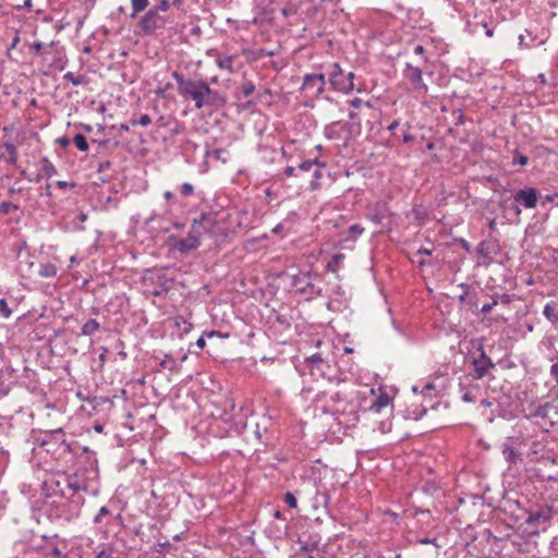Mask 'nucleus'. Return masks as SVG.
I'll use <instances>...</instances> for the list:
<instances>
[{
	"instance_id": "11",
	"label": "nucleus",
	"mask_w": 558,
	"mask_h": 558,
	"mask_svg": "<svg viewBox=\"0 0 558 558\" xmlns=\"http://www.w3.org/2000/svg\"><path fill=\"white\" fill-rule=\"evenodd\" d=\"M404 76L418 94L426 95L428 93V86L424 83L423 73L418 66L407 63Z\"/></svg>"
},
{
	"instance_id": "8",
	"label": "nucleus",
	"mask_w": 558,
	"mask_h": 558,
	"mask_svg": "<svg viewBox=\"0 0 558 558\" xmlns=\"http://www.w3.org/2000/svg\"><path fill=\"white\" fill-rule=\"evenodd\" d=\"M325 75L322 73L306 74L303 77L301 89L312 98L319 97L325 90Z\"/></svg>"
},
{
	"instance_id": "62",
	"label": "nucleus",
	"mask_w": 558,
	"mask_h": 558,
	"mask_svg": "<svg viewBox=\"0 0 558 558\" xmlns=\"http://www.w3.org/2000/svg\"><path fill=\"white\" fill-rule=\"evenodd\" d=\"M57 186L61 187V189H65L68 186H70V184L65 181H57ZM71 186H73V184H71Z\"/></svg>"
},
{
	"instance_id": "53",
	"label": "nucleus",
	"mask_w": 558,
	"mask_h": 558,
	"mask_svg": "<svg viewBox=\"0 0 558 558\" xmlns=\"http://www.w3.org/2000/svg\"><path fill=\"white\" fill-rule=\"evenodd\" d=\"M461 398L464 402H474L475 401V397L473 396V393L471 391L463 392Z\"/></svg>"
},
{
	"instance_id": "5",
	"label": "nucleus",
	"mask_w": 558,
	"mask_h": 558,
	"mask_svg": "<svg viewBox=\"0 0 558 558\" xmlns=\"http://www.w3.org/2000/svg\"><path fill=\"white\" fill-rule=\"evenodd\" d=\"M328 82L330 86L342 94H350L355 89L354 73L344 74L339 63H332L328 73Z\"/></svg>"
},
{
	"instance_id": "50",
	"label": "nucleus",
	"mask_w": 558,
	"mask_h": 558,
	"mask_svg": "<svg viewBox=\"0 0 558 558\" xmlns=\"http://www.w3.org/2000/svg\"><path fill=\"white\" fill-rule=\"evenodd\" d=\"M412 214H413V216H414L417 220H420L422 223H424L425 218H426V214H425L424 211H422L421 209L414 208V209L412 210Z\"/></svg>"
},
{
	"instance_id": "55",
	"label": "nucleus",
	"mask_w": 558,
	"mask_h": 558,
	"mask_svg": "<svg viewBox=\"0 0 558 558\" xmlns=\"http://www.w3.org/2000/svg\"><path fill=\"white\" fill-rule=\"evenodd\" d=\"M349 104L351 107L360 108L363 104V100L361 98H354V99L350 100Z\"/></svg>"
},
{
	"instance_id": "6",
	"label": "nucleus",
	"mask_w": 558,
	"mask_h": 558,
	"mask_svg": "<svg viewBox=\"0 0 558 558\" xmlns=\"http://www.w3.org/2000/svg\"><path fill=\"white\" fill-rule=\"evenodd\" d=\"M166 20L158 13V9H149L138 21L137 27L143 35H151L163 28Z\"/></svg>"
},
{
	"instance_id": "32",
	"label": "nucleus",
	"mask_w": 558,
	"mask_h": 558,
	"mask_svg": "<svg viewBox=\"0 0 558 558\" xmlns=\"http://www.w3.org/2000/svg\"><path fill=\"white\" fill-rule=\"evenodd\" d=\"M113 554L114 550L111 545H104L95 558H113Z\"/></svg>"
},
{
	"instance_id": "49",
	"label": "nucleus",
	"mask_w": 558,
	"mask_h": 558,
	"mask_svg": "<svg viewBox=\"0 0 558 558\" xmlns=\"http://www.w3.org/2000/svg\"><path fill=\"white\" fill-rule=\"evenodd\" d=\"M549 374L558 386V362L554 363L549 368Z\"/></svg>"
},
{
	"instance_id": "63",
	"label": "nucleus",
	"mask_w": 558,
	"mask_h": 558,
	"mask_svg": "<svg viewBox=\"0 0 558 558\" xmlns=\"http://www.w3.org/2000/svg\"><path fill=\"white\" fill-rule=\"evenodd\" d=\"M398 126H399V121L395 120V121H392V122L389 124L388 130H389V131H393V130H396Z\"/></svg>"
},
{
	"instance_id": "22",
	"label": "nucleus",
	"mask_w": 558,
	"mask_h": 558,
	"mask_svg": "<svg viewBox=\"0 0 558 558\" xmlns=\"http://www.w3.org/2000/svg\"><path fill=\"white\" fill-rule=\"evenodd\" d=\"M159 366L163 369H169L171 372H177L180 368V363L177 362L170 354H165L163 359L160 361Z\"/></svg>"
},
{
	"instance_id": "51",
	"label": "nucleus",
	"mask_w": 558,
	"mask_h": 558,
	"mask_svg": "<svg viewBox=\"0 0 558 558\" xmlns=\"http://www.w3.org/2000/svg\"><path fill=\"white\" fill-rule=\"evenodd\" d=\"M32 48L36 54H41L44 52V44L40 41H35L32 45Z\"/></svg>"
},
{
	"instance_id": "58",
	"label": "nucleus",
	"mask_w": 558,
	"mask_h": 558,
	"mask_svg": "<svg viewBox=\"0 0 558 558\" xmlns=\"http://www.w3.org/2000/svg\"><path fill=\"white\" fill-rule=\"evenodd\" d=\"M414 53L423 57L424 53H425L424 47L422 45L415 46L414 47Z\"/></svg>"
},
{
	"instance_id": "4",
	"label": "nucleus",
	"mask_w": 558,
	"mask_h": 558,
	"mask_svg": "<svg viewBox=\"0 0 558 558\" xmlns=\"http://www.w3.org/2000/svg\"><path fill=\"white\" fill-rule=\"evenodd\" d=\"M319 282L320 277L317 274L300 272L292 277V286L307 301L320 295L322 288L317 284Z\"/></svg>"
},
{
	"instance_id": "42",
	"label": "nucleus",
	"mask_w": 558,
	"mask_h": 558,
	"mask_svg": "<svg viewBox=\"0 0 558 558\" xmlns=\"http://www.w3.org/2000/svg\"><path fill=\"white\" fill-rule=\"evenodd\" d=\"M110 513L109 509L107 507H101L98 511V513L94 518V523L99 524L102 522V518L105 515H108Z\"/></svg>"
},
{
	"instance_id": "7",
	"label": "nucleus",
	"mask_w": 558,
	"mask_h": 558,
	"mask_svg": "<svg viewBox=\"0 0 558 558\" xmlns=\"http://www.w3.org/2000/svg\"><path fill=\"white\" fill-rule=\"evenodd\" d=\"M525 523L533 529L545 527L553 519V509L547 505L526 511Z\"/></svg>"
},
{
	"instance_id": "54",
	"label": "nucleus",
	"mask_w": 558,
	"mask_h": 558,
	"mask_svg": "<svg viewBox=\"0 0 558 558\" xmlns=\"http://www.w3.org/2000/svg\"><path fill=\"white\" fill-rule=\"evenodd\" d=\"M405 126H407V131H409L410 125H409V124H407ZM402 141H403L404 143H411V142H413V141H414V136H413V135H411L409 132H404V134H403V136H402Z\"/></svg>"
},
{
	"instance_id": "2",
	"label": "nucleus",
	"mask_w": 558,
	"mask_h": 558,
	"mask_svg": "<svg viewBox=\"0 0 558 558\" xmlns=\"http://www.w3.org/2000/svg\"><path fill=\"white\" fill-rule=\"evenodd\" d=\"M65 482L66 490L61 489L60 499L52 500L50 514L58 519L71 521L80 515L81 507L84 504L81 492H86L87 485L76 475L66 477Z\"/></svg>"
},
{
	"instance_id": "1",
	"label": "nucleus",
	"mask_w": 558,
	"mask_h": 558,
	"mask_svg": "<svg viewBox=\"0 0 558 558\" xmlns=\"http://www.w3.org/2000/svg\"><path fill=\"white\" fill-rule=\"evenodd\" d=\"M371 395L369 400L360 396L349 399L347 395L337 391L322 407V412L335 416L338 424L344 427L355 426L363 416L366 421L375 424L374 430L388 433L391 429L390 411L388 410L390 397L385 391L375 395L374 389H371Z\"/></svg>"
},
{
	"instance_id": "10",
	"label": "nucleus",
	"mask_w": 558,
	"mask_h": 558,
	"mask_svg": "<svg viewBox=\"0 0 558 558\" xmlns=\"http://www.w3.org/2000/svg\"><path fill=\"white\" fill-rule=\"evenodd\" d=\"M480 356L477 359H473L472 365H473V377L475 379H482L484 378L489 371H492L495 367V364L493 363L492 359L486 354L484 347L481 344L478 348Z\"/></svg>"
},
{
	"instance_id": "31",
	"label": "nucleus",
	"mask_w": 558,
	"mask_h": 558,
	"mask_svg": "<svg viewBox=\"0 0 558 558\" xmlns=\"http://www.w3.org/2000/svg\"><path fill=\"white\" fill-rule=\"evenodd\" d=\"M175 325L184 333L189 332L192 328V324L187 322L183 316L175 317Z\"/></svg>"
},
{
	"instance_id": "60",
	"label": "nucleus",
	"mask_w": 558,
	"mask_h": 558,
	"mask_svg": "<svg viewBox=\"0 0 558 558\" xmlns=\"http://www.w3.org/2000/svg\"><path fill=\"white\" fill-rule=\"evenodd\" d=\"M9 499L0 493V508H4Z\"/></svg>"
},
{
	"instance_id": "30",
	"label": "nucleus",
	"mask_w": 558,
	"mask_h": 558,
	"mask_svg": "<svg viewBox=\"0 0 558 558\" xmlns=\"http://www.w3.org/2000/svg\"><path fill=\"white\" fill-rule=\"evenodd\" d=\"M314 166L325 168L326 163L320 162L318 159L306 160L299 165L298 169L301 171H310Z\"/></svg>"
},
{
	"instance_id": "43",
	"label": "nucleus",
	"mask_w": 558,
	"mask_h": 558,
	"mask_svg": "<svg viewBox=\"0 0 558 558\" xmlns=\"http://www.w3.org/2000/svg\"><path fill=\"white\" fill-rule=\"evenodd\" d=\"M458 287L462 290V292L458 296V299H459L460 302L463 303V302H465V300H466V298H468V295L470 293V286L466 284V283H460Z\"/></svg>"
},
{
	"instance_id": "20",
	"label": "nucleus",
	"mask_w": 558,
	"mask_h": 558,
	"mask_svg": "<svg viewBox=\"0 0 558 558\" xmlns=\"http://www.w3.org/2000/svg\"><path fill=\"white\" fill-rule=\"evenodd\" d=\"M543 315L551 324L558 323V304L556 302L546 303L543 310Z\"/></svg>"
},
{
	"instance_id": "47",
	"label": "nucleus",
	"mask_w": 558,
	"mask_h": 558,
	"mask_svg": "<svg viewBox=\"0 0 558 558\" xmlns=\"http://www.w3.org/2000/svg\"><path fill=\"white\" fill-rule=\"evenodd\" d=\"M170 8L169 0H161L157 5L153 7L151 9H158V13L166 12Z\"/></svg>"
},
{
	"instance_id": "40",
	"label": "nucleus",
	"mask_w": 558,
	"mask_h": 558,
	"mask_svg": "<svg viewBox=\"0 0 558 558\" xmlns=\"http://www.w3.org/2000/svg\"><path fill=\"white\" fill-rule=\"evenodd\" d=\"M194 192V186L191 183H183L180 186V193L182 196L187 197Z\"/></svg>"
},
{
	"instance_id": "12",
	"label": "nucleus",
	"mask_w": 558,
	"mask_h": 558,
	"mask_svg": "<svg viewBox=\"0 0 558 558\" xmlns=\"http://www.w3.org/2000/svg\"><path fill=\"white\" fill-rule=\"evenodd\" d=\"M214 223L215 219L211 214L202 213L198 219L193 220L189 234L201 240L202 234L209 232Z\"/></svg>"
},
{
	"instance_id": "27",
	"label": "nucleus",
	"mask_w": 558,
	"mask_h": 558,
	"mask_svg": "<svg viewBox=\"0 0 558 558\" xmlns=\"http://www.w3.org/2000/svg\"><path fill=\"white\" fill-rule=\"evenodd\" d=\"M364 232V228L361 225H352L347 230V238L345 240L349 241H355L362 233Z\"/></svg>"
},
{
	"instance_id": "19",
	"label": "nucleus",
	"mask_w": 558,
	"mask_h": 558,
	"mask_svg": "<svg viewBox=\"0 0 558 558\" xmlns=\"http://www.w3.org/2000/svg\"><path fill=\"white\" fill-rule=\"evenodd\" d=\"M235 60V56L231 54H217L216 57V65L220 70H227L229 72H233V62Z\"/></svg>"
},
{
	"instance_id": "52",
	"label": "nucleus",
	"mask_w": 558,
	"mask_h": 558,
	"mask_svg": "<svg viewBox=\"0 0 558 558\" xmlns=\"http://www.w3.org/2000/svg\"><path fill=\"white\" fill-rule=\"evenodd\" d=\"M495 305H497V301H493L492 303H486L482 306L481 312L484 314H487L494 308Z\"/></svg>"
},
{
	"instance_id": "3",
	"label": "nucleus",
	"mask_w": 558,
	"mask_h": 558,
	"mask_svg": "<svg viewBox=\"0 0 558 558\" xmlns=\"http://www.w3.org/2000/svg\"><path fill=\"white\" fill-rule=\"evenodd\" d=\"M178 85L179 94L185 98L191 99L195 104L196 109L204 107H219L225 104L223 97L220 94L211 89L209 85L202 80L184 78L179 72L172 73Z\"/></svg>"
},
{
	"instance_id": "15",
	"label": "nucleus",
	"mask_w": 558,
	"mask_h": 558,
	"mask_svg": "<svg viewBox=\"0 0 558 558\" xmlns=\"http://www.w3.org/2000/svg\"><path fill=\"white\" fill-rule=\"evenodd\" d=\"M201 240L194 235L187 234L185 239L175 240L173 247L181 254H187L189 252L198 248Z\"/></svg>"
},
{
	"instance_id": "41",
	"label": "nucleus",
	"mask_w": 558,
	"mask_h": 558,
	"mask_svg": "<svg viewBox=\"0 0 558 558\" xmlns=\"http://www.w3.org/2000/svg\"><path fill=\"white\" fill-rule=\"evenodd\" d=\"M4 148H5V151L9 154L11 160L15 161L16 155H17V149H16L15 145L12 143H5Z\"/></svg>"
},
{
	"instance_id": "18",
	"label": "nucleus",
	"mask_w": 558,
	"mask_h": 558,
	"mask_svg": "<svg viewBox=\"0 0 558 558\" xmlns=\"http://www.w3.org/2000/svg\"><path fill=\"white\" fill-rule=\"evenodd\" d=\"M37 274L44 279L54 278L58 274V268L52 263H41L38 265Z\"/></svg>"
},
{
	"instance_id": "28",
	"label": "nucleus",
	"mask_w": 558,
	"mask_h": 558,
	"mask_svg": "<svg viewBox=\"0 0 558 558\" xmlns=\"http://www.w3.org/2000/svg\"><path fill=\"white\" fill-rule=\"evenodd\" d=\"M50 436H51V438H52V439H54L56 441H60V444H61L62 446H64L65 450L71 451V446H70V444H68V442L65 441V439L63 438V437H64V432H63V429H62V428H57V429H54V430H51V432H50Z\"/></svg>"
},
{
	"instance_id": "46",
	"label": "nucleus",
	"mask_w": 558,
	"mask_h": 558,
	"mask_svg": "<svg viewBox=\"0 0 558 558\" xmlns=\"http://www.w3.org/2000/svg\"><path fill=\"white\" fill-rule=\"evenodd\" d=\"M323 362L322 355L319 353H315L306 359V363L311 365H316Z\"/></svg>"
},
{
	"instance_id": "25",
	"label": "nucleus",
	"mask_w": 558,
	"mask_h": 558,
	"mask_svg": "<svg viewBox=\"0 0 558 558\" xmlns=\"http://www.w3.org/2000/svg\"><path fill=\"white\" fill-rule=\"evenodd\" d=\"M149 4V0H131L132 12L130 17H135L138 13L145 11Z\"/></svg>"
},
{
	"instance_id": "38",
	"label": "nucleus",
	"mask_w": 558,
	"mask_h": 558,
	"mask_svg": "<svg viewBox=\"0 0 558 558\" xmlns=\"http://www.w3.org/2000/svg\"><path fill=\"white\" fill-rule=\"evenodd\" d=\"M0 314L4 318H9L11 316V314H12V311L9 307L8 302L5 301V299H1L0 300Z\"/></svg>"
},
{
	"instance_id": "21",
	"label": "nucleus",
	"mask_w": 558,
	"mask_h": 558,
	"mask_svg": "<svg viewBox=\"0 0 558 558\" xmlns=\"http://www.w3.org/2000/svg\"><path fill=\"white\" fill-rule=\"evenodd\" d=\"M101 328L100 324L94 319H88L81 328V336H93Z\"/></svg>"
},
{
	"instance_id": "33",
	"label": "nucleus",
	"mask_w": 558,
	"mask_h": 558,
	"mask_svg": "<svg viewBox=\"0 0 558 558\" xmlns=\"http://www.w3.org/2000/svg\"><path fill=\"white\" fill-rule=\"evenodd\" d=\"M322 177H323V173L319 169L314 170L313 180L310 182L311 191H316L319 189V186H320L319 180L322 179Z\"/></svg>"
},
{
	"instance_id": "24",
	"label": "nucleus",
	"mask_w": 558,
	"mask_h": 558,
	"mask_svg": "<svg viewBox=\"0 0 558 558\" xmlns=\"http://www.w3.org/2000/svg\"><path fill=\"white\" fill-rule=\"evenodd\" d=\"M40 169L47 178H51L57 174L54 165L47 157L41 158Z\"/></svg>"
},
{
	"instance_id": "61",
	"label": "nucleus",
	"mask_w": 558,
	"mask_h": 558,
	"mask_svg": "<svg viewBox=\"0 0 558 558\" xmlns=\"http://www.w3.org/2000/svg\"><path fill=\"white\" fill-rule=\"evenodd\" d=\"M20 43V36L19 35H15L11 45H10V49H13L17 46V44Z\"/></svg>"
},
{
	"instance_id": "14",
	"label": "nucleus",
	"mask_w": 558,
	"mask_h": 558,
	"mask_svg": "<svg viewBox=\"0 0 558 558\" xmlns=\"http://www.w3.org/2000/svg\"><path fill=\"white\" fill-rule=\"evenodd\" d=\"M390 215L386 203L378 202L368 207L366 217L375 225H383L384 219Z\"/></svg>"
},
{
	"instance_id": "37",
	"label": "nucleus",
	"mask_w": 558,
	"mask_h": 558,
	"mask_svg": "<svg viewBox=\"0 0 558 558\" xmlns=\"http://www.w3.org/2000/svg\"><path fill=\"white\" fill-rule=\"evenodd\" d=\"M476 252L482 257H488L490 253L488 250V243H486L485 241L480 242L476 246Z\"/></svg>"
},
{
	"instance_id": "26",
	"label": "nucleus",
	"mask_w": 558,
	"mask_h": 558,
	"mask_svg": "<svg viewBox=\"0 0 558 558\" xmlns=\"http://www.w3.org/2000/svg\"><path fill=\"white\" fill-rule=\"evenodd\" d=\"M343 259L344 255L341 253L332 255L327 263V270L331 272L338 271Z\"/></svg>"
},
{
	"instance_id": "48",
	"label": "nucleus",
	"mask_w": 558,
	"mask_h": 558,
	"mask_svg": "<svg viewBox=\"0 0 558 558\" xmlns=\"http://www.w3.org/2000/svg\"><path fill=\"white\" fill-rule=\"evenodd\" d=\"M72 141L66 136H61L56 138V144L59 145L61 148H66Z\"/></svg>"
},
{
	"instance_id": "9",
	"label": "nucleus",
	"mask_w": 558,
	"mask_h": 558,
	"mask_svg": "<svg viewBox=\"0 0 558 558\" xmlns=\"http://www.w3.org/2000/svg\"><path fill=\"white\" fill-rule=\"evenodd\" d=\"M553 408L554 405L550 402H532L527 407L529 413L525 416L526 418L542 420L545 425H548V427H545L544 430L548 432L549 428L555 425V422L549 418V411Z\"/></svg>"
},
{
	"instance_id": "56",
	"label": "nucleus",
	"mask_w": 558,
	"mask_h": 558,
	"mask_svg": "<svg viewBox=\"0 0 558 558\" xmlns=\"http://www.w3.org/2000/svg\"><path fill=\"white\" fill-rule=\"evenodd\" d=\"M295 171H296V168L292 167V166H288L286 167L284 169V174L287 177H293L295 174Z\"/></svg>"
},
{
	"instance_id": "13",
	"label": "nucleus",
	"mask_w": 558,
	"mask_h": 558,
	"mask_svg": "<svg viewBox=\"0 0 558 558\" xmlns=\"http://www.w3.org/2000/svg\"><path fill=\"white\" fill-rule=\"evenodd\" d=\"M538 193L534 187H524L513 194V201L521 204L524 208H535L537 205Z\"/></svg>"
},
{
	"instance_id": "29",
	"label": "nucleus",
	"mask_w": 558,
	"mask_h": 558,
	"mask_svg": "<svg viewBox=\"0 0 558 558\" xmlns=\"http://www.w3.org/2000/svg\"><path fill=\"white\" fill-rule=\"evenodd\" d=\"M72 142L81 151H87L89 148L87 138L83 134L74 135Z\"/></svg>"
},
{
	"instance_id": "36",
	"label": "nucleus",
	"mask_w": 558,
	"mask_h": 558,
	"mask_svg": "<svg viewBox=\"0 0 558 558\" xmlns=\"http://www.w3.org/2000/svg\"><path fill=\"white\" fill-rule=\"evenodd\" d=\"M283 500L292 509H295L298 507L296 497L292 493H290V492H287L284 494Z\"/></svg>"
},
{
	"instance_id": "23",
	"label": "nucleus",
	"mask_w": 558,
	"mask_h": 558,
	"mask_svg": "<svg viewBox=\"0 0 558 558\" xmlns=\"http://www.w3.org/2000/svg\"><path fill=\"white\" fill-rule=\"evenodd\" d=\"M35 266V263L29 260L28 258H26L25 260L22 259V257L20 256V260H19V271L21 272V275L23 277H31L32 274H33V267Z\"/></svg>"
},
{
	"instance_id": "16",
	"label": "nucleus",
	"mask_w": 558,
	"mask_h": 558,
	"mask_svg": "<svg viewBox=\"0 0 558 558\" xmlns=\"http://www.w3.org/2000/svg\"><path fill=\"white\" fill-rule=\"evenodd\" d=\"M501 452L505 460L509 463H517L520 460V453L512 444V438H507L501 445Z\"/></svg>"
},
{
	"instance_id": "45",
	"label": "nucleus",
	"mask_w": 558,
	"mask_h": 558,
	"mask_svg": "<svg viewBox=\"0 0 558 558\" xmlns=\"http://www.w3.org/2000/svg\"><path fill=\"white\" fill-rule=\"evenodd\" d=\"M529 161L527 156L515 154L513 157V165L525 166Z\"/></svg>"
},
{
	"instance_id": "35",
	"label": "nucleus",
	"mask_w": 558,
	"mask_h": 558,
	"mask_svg": "<svg viewBox=\"0 0 558 558\" xmlns=\"http://www.w3.org/2000/svg\"><path fill=\"white\" fill-rule=\"evenodd\" d=\"M151 123V119L148 114H142L138 119H132L131 120V124L133 126L135 125H142V126H147Z\"/></svg>"
},
{
	"instance_id": "39",
	"label": "nucleus",
	"mask_w": 558,
	"mask_h": 558,
	"mask_svg": "<svg viewBox=\"0 0 558 558\" xmlns=\"http://www.w3.org/2000/svg\"><path fill=\"white\" fill-rule=\"evenodd\" d=\"M255 90V85L252 82H245L242 87L241 92L244 97L251 96Z\"/></svg>"
},
{
	"instance_id": "59",
	"label": "nucleus",
	"mask_w": 558,
	"mask_h": 558,
	"mask_svg": "<svg viewBox=\"0 0 558 558\" xmlns=\"http://www.w3.org/2000/svg\"><path fill=\"white\" fill-rule=\"evenodd\" d=\"M111 166L110 161L100 162L98 166V171H105Z\"/></svg>"
},
{
	"instance_id": "34",
	"label": "nucleus",
	"mask_w": 558,
	"mask_h": 558,
	"mask_svg": "<svg viewBox=\"0 0 558 558\" xmlns=\"http://www.w3.org/2000/svg\"><path fill=\"white\" fill-rule=\"evenodd\" d=\"M63 78L65 81H69L71 82L72 85L74 86H78V85H82L84 80L82 76H76L73 72H68L64 74Z\"/></svg>"
},
{
	"instance_id": "17",
	"label": "nucleus",
	"mask_w": 558,
	"mask_h": 558,
	"mask_svg": "<svg viewBox=\"0 0 558 558\" xmlns=\"http://www.w3.org/2000/svg\"><path fill=\"white\" fill-rule=\"evenodd\" d=\"M345 124L341 121H336L330 123L325 128V135L330 140H339L341 137L342 131H344Z\"/></svg>"
},
{
	"instance_id": "44",
	"label": "nucleus",
	"mask_w": 558,
	"mask_h": 558,
	"mask_svg": "<svg viewBox=\"0 0 558 558\" xmlns=\"http://www.w3.org/2000/svg\"><path fill=\"white\" fill-rule=\"evenodd\" d=\"M218 335L217 331H209V332H206L205 335L201 336L197 341H196V345L199 348V349H204L206 347V340H205V336L211 338L214 336Z\"/></svg>"
},
{
	"instance_id": "57",
	"label": "nucleus",
	"mask_w": 558,
	"mask_h": 558,
	"mask_svg": "<svg viewBox=\"0 0 558 558\" xmlns=\"http://www.w3.org/2000/svg\"><path fill=\"white\" fill-rule=\"evenodd\" d=\"M417 254L430 256L433 254V251L427 247H420L417 250Z\"/></svg>"
},
{
	"instance_id": "64",
	"label": "nucleus",
	"mask_w": 558,
	"mask_h": 558,
	"mask_svg": "<svg viewBox=\"0 0 558 558\" xmlns=\"http://www.w3.org/2000/svg\"><path fill=\"white\" fill-rule=\"evenodd\" d=\"M33 1L32 0H25L23 3V8H26L27 10H32Z\"/></svg>"
}]
</instances>
